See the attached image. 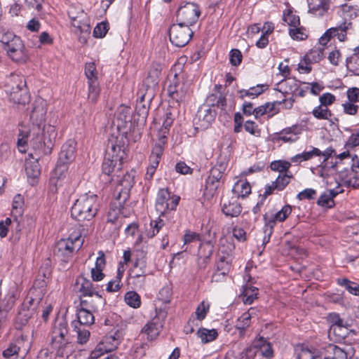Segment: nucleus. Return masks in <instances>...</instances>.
<instances>
[{
    "instance_id": "obj_62",
    "label": "nucleus",
    "mask_w": 359,
    "mask_h": 359,
    "mask_svg": "<svg viewBox=\"0 0 359 359\" xmlns=\"http://www.w3.org/2000/svg\"><path fill=\"white\" fill-rule=\"evenodd\" d=\"M251 320L249 313H243L236 320V327L240 330H244L250 326Z\"/></svg>"
},
{
    "instance_id": "obj_29",
    "label": "nucleus",
    "mask_w": 359,
    "mask_h": 359,
    "mask_svg": "<svg viewBox=\"0 0 359 359\" xmlns=\"http://www.w3.org/2000/svg\"><path fill=\"white\" fill-rule=\"evenodd\" d=\"M122 159L118 158L105 157L102 163V171L106 175H111L121 169Z\"/></svg>"
},
{
    "instance_id": "obj_16",
    "label": "nucleus",
    "mask_w": 359,
    "mask_h": 359,
    "mask_svg": "<svg viewBox=\"0 0 359 359\" xmlns=\"http://www.w3.org/2000/svg\"><path fill=\"white\" fill-rule=\"evenodd\" d=\"M69 333L68 325L65 320L57 321L51 332V344L60 342H69L67 338Z\"/></svg>"
},
{
    "instance_id": "obj_13",
    "label": "nucleus",
    "mask_w": 359,
    "mask_h": 359,
    "mask_svg": "<svg viewBox=\"0 0 359 359\" xmlns=\"http://www.w3.org/2000/svg\"><path fill=\"white\" fill-rule=\"evenodd\" d=\"M32 106L30 114V121L34 126H36L40 130L45 122L47 110L46 103L43 99L38 98L35 100Z\"/></svg>"
},
{
    "instance_id": "obj_25",
    "label": "nucleus",
    "mask_w": 359,
    "mask_h": 359,
    "mask_svg": "<svg viewBox=\"0 0 359 359\" xmlns=\"http://www.w3.org/2000/svg\"><path fill=\"white\" fill-rule=\"evenodd\" d=\"M6 92L10 93L16 90H20L26 87V81L24 77L16 74H11L5 80Z\"/></svg>"
},
{
    "instance_id": "obj_24",
    "label": "nucleus",
    "mask_w": 359,
    "mask_h": 359,
    "mask_svg": "<svg viewBox=\"0 0 359 359\" xmlns=\"http://www.w3.org/2000/svg\"><path fill=\"white\" fill-rule=\"evenodd\" d=\"M86 297L87 299L81 300V306L90 309L94 312H97L98 310L105 304V300L97 293V292L90 296H87Z\"/></svg>"
},
{
    "instance_id": "obj_6",
    "label": "nucleus",
    "mask_w": 359,
    "mask_h": 359,
    "mask_svg": "<svg viewBox=\"0 0 359 359\" xmlns=\"http://www.w3.org/2000/svg\"><path fill=\"white\" fill-rule=\"evenodd\" d=\"M179 201V196H170L167 189H161L156 197V210L160 215H164L168 210H175Z\"/></svg>"
},
{
    "instance_id": "obj_2",
    "label": "nucleus",
    "mask_w": 359,
    "mask_h": 359,
    "mask_svg": "<svg viewBox=\"0 0 359 359\" xmlns=\"http://www.w3.org/2000/svg\"><path fill=\"white\" fill-rule=\"evenodd\" d=\"M83 238L79 232L72 233L66 239H60L55 248V254L63 259L70 257L74 252L78 251L83 243Z\"/></svg>"
},
{
    "instance_id": "obj_57",
    "label": "nucleus",
    "mask_w": 359,
    "mask_h": 359,
    "mask_svg": "<svg viewBox=\"0 0 359 359\" xmlns=\"http://www.w3.org/2000/svg\"><path fill=\"white\" fill-rule=\"evenodd\" d=\"M338 283L344 286L351 294H359V285L347 279H339Z\"/></svg>"
},
{
    "instance_id": "obj_12",
    "label": "nucleus",
    "mask_w": 359,
    "mask_h": 359,
    "mask_svg": "<svg viewBox=\"0 0 359 359\" xmlns=\"http://www.w3.org/2000/svg\"><path fill=\"white\" fill-rule=\"evenodd\" d=\"M297 359H323L321 344H300L296 346Z\"/></svg>"
},
{
    "instance_id": "obj_22",
    "label": "nucleus",
    "mask_w": 359,
    "mask_h": 359,
    "mask_svg": "<svg viewBox=\"0 0 359 359\" xmlns=\"http://www.w3.org/2000/svg\"><path fill=\"white\" fill-rule=\"evenodd\" d=\"M139 100L136 104V112L139 116V121L141 123H144L147 119V117L149 114V102H151V100H148V98L145 97H142L144 95V90L140 89L138 91Z\"/></svg>"
},
{
    "instance_id": "obj_14",
    "label": "nucleus",
    "mask_w": 359,
    "mask_h": 359,
    "mask_svg": "<svg viewBox=\"0 0 359 359\" xmlns=\"http://www.w3.org/2000/svg\"><path fill=\"white\" fill-rule=\"evenodd\" d=\"M7 54L11 59L17 62H25L28 55L24 43L20 39H15L8 47H5Z\"/></svg>"
},
{
    "instance_id": "obj_48",
    "label": "nucleus",
    "mask_w": 359,
    "mask_h": 359,
    "mask_svg": "<svg viewBox=\"0 0 359 359\" xmlns=\"http://www.w3.org/2000/svg\"><path fill=\"white\" fill-rule=\"evenodd\" d=\"M197 335L203 343H208L217 338V332L215 329L201 328L198 330Z\"/></svg>"
},
{
    "instance_id": "obj_45",
    "label": "nucleus",
    "mask_w": 359,
    "mask_h": 359,
    "mask_svg": "<svg viewBox=\"0 0 359 359\" xmlns=\"http://www.w3.org/2000/svg\"><path fill=\"white\" fill-rule=\"evenodd\" d=\"M321 155V151L318 148H313L311 151H304L298 154L291 158V161L293 163H302V161H308L312 158L314 156H319Z\"/></svg>"
},
{
    "instance_id": "obj_43",
    "label": "nucleus",
    "mask_w": 359,
    "mask_h": 359,
    "mask_svg": "<svg viewBox=\"0 0 359 359\" xmlns=\"http://www.w3.org/2000/svg\"><path fill=\"white\" fill-rule=\"evenodd\" d=\"M339 11L344 20L350 21L358 16L359 8L357 6L344 4L340 6Z\"/></svg>"
},
{
    "instance_id": "obj_31",
    "label": "nucleus",
    "mask_w": 359,
    "mask_h": 359,
    "mask_svg": "<svg viewBox=\"0 0 359 359\" xmlns=\"http://www.w3.org/2000/svg\"><path fill=\"white\" fill-rule=\"evenodd\" d=\"M312 114L318 119L329 121L331 125H334L338 121V118L333 116L327 107L321 105L316 107L312 111Z\"/></svg>"
},
{
    "instance_id": "obj_7",
    "label": "nucleus",
    "mask_w": 359,
    "mask_h": 359,
    "mask_svg": "<svg viewBox=\"0 0 359 359\" xmlns=\"http://www.w3.org/2000/svg\"><path fill=\"white\" fill-rule=\"evenodd\" d=\"M67 13L72 26L81 33H90L87 15L81 7L72 5L69 7Z\"/></svg>"
},
{
    "instance_id": "obj_17",
    "label": "nucleus",
    "mask_w": 359,
    "mask_h": 359,
    "mask_svg": "<svg viewBox=\"0 0 359 359\" xmlns=\"http://www.w3.org/2000/svg\"><path fill=\"white\" fill-rule=\"evenodd\" d=\"M309 13L318 17H323L329 11L331 0H307Z\"/></svg>"
},
{
    "instance_id": "obj_5",
    "label": "nucleus",
    "mask_w": 359,
    "mask_h": 359,
    "mask_svg": "<svg viewBox=\"0 0 359 359\" xmlns=\"http://www.w3.org/2000/svg\"><path fill=\"white\" fill-rule=\"evenodd\" d=\"M200 15L201 11L198 5L194 3H187L177 11V24L189 27L197 22Z\"/></svg>"
},
{
    "instance_id": "obj_53",
    "label": "nucleus",
    "mask_w": 359,
    "mask_h": 359,
    "mask_svg": "<svg viewBox=\"0 0 359 359\" xmlns=\"http://www.w3.org/2000/svg\"><path fill=\"white\" fill-rule=\"evenodd\" d=\"M126 303L133 308H138L141 301L139 294L133 291L128 292L125 295Z\"/></svg>"
},
{
    "instance_id": "obj_51",
    "label": "nucleus",
    "mask_w": 359,
    "mask_h": 359,
    "mask_svg": "<svg viewBox=\"0 0 359 359\" xmlns=\"http://www.w3.org/2000/svg\"><path fill=\"white\" fill-rule=\"evenodd\" d=\"M291 175L287 173L279 174L275 182H273V188H276L277 190L281 191L289 184Z\"/></svg>"
},
{
    "instance_id": "obj_60",
    "label": "nucleus",
    "mask_w": 359,
    "mask_h": 359,
    "mask_svg": "<svg viewBox=\"0 0 359 359\" xmlns=\"http://www.w3.org/2000/svg\"><path fill=\"white\" fill-rule=\"evenodd\" d=\"M135 172L134 170L127 172L120 180V184L126 189H130L135 184Z\"/></svg>"
},
{
    "instance_id": "obj_39",
    "label": "nucleus",
    "mask_w": 359,
    "mask_h": 359,
    "mask_svg": "<svg viewBox=\"0 0 359 359\" xmlns=\"http://www.w3.org/2000/svg\"><path fill=\"white\" fill-rule=\"evenodd\" d=\"M95 312L81 306L77 311V318L81 325L90 326L95 322L94 313Z\"/></svg>"
},
{
    "instance_id": "obj_3",
    "label": "nucleus",
    "mask_w": 359,
    "mask_h": 359,
    "mask_svg": "<svg viewBox=\"0 0 359 359\" xmlns=\"http://www.w3.org/2000/svg\"><path fill=\"white\" fill-rule=\"evenodd\" d=\"M161 72V66L160 64L154 63L151 65L148 75L143 81L142 87L140 89L144 90V95L142 97H147L148 100H152L154 96L155 88L159 82V76Z\"/></svg>"
},
{
    "instance_id": "obj_59",
    "label": "nucleus",
    "mask_w": 359,
    "mask_h": 359,
    "mask_svg": "<svg viewBox=\"0 0 359 359\" xmlns=\"http://www.w3.org/2000/svg\"><path fill=\"white\" fill-rule=\"evenodd\" d=\"M85 75L88 81H97V72L94 62H87L85 65Z\"/></svg>"
},
{
    "instance_id": "obj_23",
    "label": "nucleus",
    "mask_w": 359,
    "mask_h": 359,
    "mask_svg": "<svg viewBox=\"0 0 359 359\" xmlns=\"http://www.w3.org/2000/svg\"><path fill=\"white\" fill-rule=\"evenodd\" d=\"M323 359H347L346 353L332 344H321Z\"/></svg>"
},
{
    "instance_id": "obj_37",
    "label": "nucleus",
    "mask_w": 359,
    "mask_h": 359,
    "mask_svg": "<svg viewBox=\"0 0 359 359\" xmlns=\"http://www.w3.org/2000/svg\"><path fill=\"white\" fill-rule=\"evenodd\" d=\"M215 111L210 108L198 111V118L201 122V127L203 128H208L215 120Z\"/></svg>"
},
{
    "instance_id": "obj_38",
    "label": "nucleus",
    "mask_w": 359,
    "mask_h": 359,
    "mask_svg": "<svg viewBox=\"0 0 359 359\" xmlns=\"http://www.w3.org/2000/svg\"><path fill=\"white\" fill-rule=\"evenodd\" d=\"M241 204L235 199H232V201H229L228 203H224L222 206V212L226 216L237 217L241 214Z\"/></svg>"
},
{
    "instance_id": "obj_28",
    "label": "nucleus",
    "mask_w": 359,
    "mask_h": 359,
    "mask_svg": "<svg viewBox=\"0 0 359 359\" xmlns=\"http://www.w3.org/2000/svg\"><path fill=\"white\" fill-rule=\"evenodd\" d=\"M161 325L155 321L147 323L142 329L141 334L149 341L155 339L161 330Z\"/></svg>"
},
{
    "instance_id": "obj_21",
    "label": "nucleus",
    "mask_w": 359,
    "mask_h": 359,
    "mask_svg": "<svg viewBox=\"0 0 359 359\" xmlns=\"http://www.w3.org/2000/svg\"><path fill=\"white\" fill-rule=\"evenodd\" d=\"M248 348L251 353H257L267 358L273 355L271 344L263 337L255 339Z\"/></svg>"
},
{
    "instance_id": "obj_4",
    "label": "nucleus",
    "mask_w": 359,
    "mask_h": 359,
    "mask_svg": "<svg viewBox=\"0 0 359 359\" xmlns=\"http://www.w3.org/2000/svg\"><path fill=\"white\" fill-rule=\"evenodd\" d=\"M193 36V32L187 25L173 24L169 30V36L171 43L177 47L187 45Z\"/></svg>"
},
{
    "instance_id": "obj_47",
    "label": "nucleus",
    "mask_w": 359,
    "mask_h": 359,
    "mask_svg": "<svg viewBox=\"0 0 359 359\" xmlns=\"http://www.w3.org/2000/svg\"><path fill=\"white\" fill-rule=\"evenodd\" d=\"M146 264L143 259L137 260L130 271V276L134 278H144Z\"/></svg>"
},
{
    "instance_id": "obj_9",
    "label": "nucleus",
    "mask_w": 359,
    "mask_h": 359,
    "mask_svg": "<svg viewBox=\"0 0 359 359\" xmlns=\"http://www.w3.org/2000/svg\"><path fill=\"white\" fill-rule=\"evenodd\" d=\"M223 173L219 168H213L205 181L203 196L208 200L212 199L217 193Z\"/></svg>"
},
{
    "instance_id": "obj_46",
    "label": "nucleus",
    "mask_w": 359,
    "mask_h": 359,
    "mask_svg": "<svg viewBox=\"0 0 359 359\" xmlns=\"http://www.w3.org/2000/svg\"><path fill=\"white\" fill-rule=\"evenodd\" d=\"M257 288L246 285L242 293V301L245 304H251L257 298Z\"/></svg>"
},
{
    "instance_id": "obj_11",
    "label": "nucleus",
    "mask_w": 359,
    "mask_h": 359,
    "mask_svg": "<svg viewBox=\"0 0 359 359\" xmlns=\"http://www.w3.org/2000/svg\"><path fill=\"white\" fill-rule=\"evenodd\" d=\"M327 320L330 324V332L342 338L347 334V330L351 325L342 319L337 313H329Z\"/></svg>"
},
{
    "instance_id": "obj_56",
    "label": "nucleus",
    "mask_w": 359,
    "mask_h": 359,
    "mask_svg": "<svg viewBox=\"0 0 359 359\" xmlns=\"http://www.w3.org/2000/svg\"><path fill=\"white\" fill-rule=\"evenodd\" d=\"M289 32L290 36L294 40H304L308 36L307 32L303 27L290 28Z\"/></svg>"
},
{
    "instance_id": "obj_52",
    "label": "nucleus",
    "mask_w": 359,
    "mask_h": 359,
    "mask_svg": "<svg viewBox=\"0 0 359 359\" xmlns=\"http://www.w3.org/2000/svg\"><path fill=\"white\" fill-rule=\"evenodd\" d=\"M264 92V86L257 85L256 86L250 88L248 90H241L239 91L240 97L243 99L244 97H256Z\"/></svg>"
},
{
    "instance_id": "obj_63",
    "label": "nucleus",
    "mask_w": 359,
    "mask_h": 359,
    "mask_svg": "<svg viewBox=\"0 0 359 359\" xmlns=\"http://www.w3.org/2000/svg\"><path fill=\"white\" fill-rule=\"evenodd\" d=\"M147 348V344H136L131 351L133 359H141L145 355Z\"/></svg>"
},
{
    "instance_id": "obj_30",
    "label": "nucleus",
    "mask_w": 359,
    "mask_h": 359,
    "mask_svg": "<svg viewBox=\"0 0 359 359\" xmlns=\"http://www.w3.org/2000/svg\"><path fill=\"white\" fill-rule=\"evenodd\" d=\"M105 266V259L104 253L102 251L99 252V256L97 257L95 267L91 269V277L94 281L102 280L104 274L102 273V270Z\"/></svg>"
},
{
    "instance_id": "obj_50",
    "label": "nucleus",
    "mask_w": 359,
    "mask_h": 359,
    "mask_svg": "<svg viewBox=\"0 0 359 359\" xmlns=\"http://www.w3.org/2000/svg\"><path fill=\"white\" fill-rule=\"evenodd\" d=\"M323 50L320 48L311 49L304 56L311 64L319 62L323 58Z\"/></svg>"
},
{
    "instance_id": "obj_18",
    "label": "nucleus",
    "mask_w": 359,
    "mask_h": 359,
    "mask_svg": "<svg viewBox=\"0 0 359 359\" xmlns=\"http://www.w3.org/2000/svg\"><path fill=\"white\" fill-rule=\"evenodd\" d=\"M231 261L232 259L229 255L219 256L217 262V270L212 276V281L219 282L220 278H217V276L225 278L231 269Z\"/></svg>"
},
{
    "instance_id": "obj_54",
    "label": "nucleus",
    "mask_w": 359,
    "mask_h": 359,
    "mask_svg": "<svg viewBox=\"0 0 359 359\" xmlns=\"http://www.w3.org/2000/svg\"><path fill=\"white\" fill-rule=\"evenodd\" d=\"M210 309V304L206 301L201 302L197 306L196 311H195V316L196 318L198 320L201 321L203 320L208 312Z\"/></svg>"
},
{
    "instance_id": "obj_35",
    "label": "nucleus",
    "mask_w": 359,
    "mask_h": 359,
    "mask_svg": "<svg viewBox=\"0 0 359 359\" xmlns=\"http://www.w3.org/2000/svg\"><path fill=\"white\" fill-rule=\"evenodd\" d=\"M29 158L25 162V171L28 177H37L40 175V165L38 158H34L32 154L29 155Z\"/></svg>"
},
{
    "instance_id": "obj_58",
    "label": "nucleus",
    "mask_w": 359,
    "mask_h": 359,
    "mask_svg": "<svg viewBox=\"0 0 359 359\" xmlns=\"http://www.w3.org/2000/svg\"><path fill=\"white\" fill-rule=\"evenodd\" d=\"M172 297V288L170 285L163 286L158 292V299L163 303L168 304Z\"/></svg>"
},
{
    "instance_id": "obj_61",
    "label": "nucleus",
    "mask_w": 359,
    "mask_h": 359,
    "mask_svg": "<svg viewBox=\"0 0 359 359\" xmlns=\"http://www.w3.org/2000/svg\"><path fill=\"white\" fill-rule=\"evenodd\" d=\"M290 163L287 161H276L271 163V168L273 170L278 171L279 174L287 173Z\"/></svg>"
},
{
    "instance_id": "obj_49",
    "label": "nucleus",
    "mask_w": 359,
    "mask_h": 359,
    "mask_svg": "<svg viewBox=\"0 0 359 359\" xmlns=\"http://www.w3.org/2000/svg\"><path fill=\"white\" fill-rule=\"evenodd\" d=\"M163 152V148L161 147V145H155L154 147L152 149L150 158H149V165L150 166H152L153 168H157L161 157Z\"/></svg>"
},
{
    "instance_id": "obj_64",
    "label": "nucleus",
    "mask_w": 359,
    "mask_h": 359,
    "mask_svg": "<svg viewBox=\"0 0 359 359\" xmlns=\"http://www.w3.org/2000/svg\"><path fill=\"white\" fill-rule=\"evenodd\" d=\"M20 351V347L15 344H11L9 346L3 351V355L4 358L8 359H15Z\"/></svg>"
},
{
    "instance_id": "obj_34",
    "label": "nucleus",
    "mask_w": 359,
    "mask_h": 359,
    "mask_svg": "<svg viewBox=\"0 0 359 359\" xmlns=\"http://www.w3.org/2000/svg\"><path fill=\"white\" fill-rule=\"evenodd\" d=\"M10 100L15 104L25 105L27 104L30 100V96L27 92L26 87L22 88V89L16 90L8 93Z\"/></svg>"
},
{
    "instance_id": "obj_19",
    "label": "nucleus",
    "mask_w": 359,
    "mask_h": 359,
    "mask_svg": "<svg viewBox=\"0 0 359 359\" xmlns=\"http://www.w3.org/2000/svg\"><path fill=\"white\" fill-rule=\"evenodd\" d=\"M302 133V128L298 125H293L282 130L276 137L277 140L284 142H294L299 139V135Z\"/></svg>"
},
{
    "instance_id": "obj_26",
    "label": "nucleus",
    "mask_w": 359,
    "mask_h": 359,
    "mask_svg": "<svg viewBox=\"0 0 359 359\" xmlns=\"http://www.w3.org/2000/svg\"><path fill=\"white\" fill-rule=\"evenodd\" d=\"M298 88L299 84L297 80L293 78H287L276 84V90L287 95L295 93Z\"/></svg>"
},
{
    "instance_id": "obj_32",
    "label": "nucleus",
    "mask_w": 359,
    "mask_h": 359,
    "mask_svg": "<svg viewBox=\"0 0 359 359\" xmlns=\"http://www.w3.org/2000/svg\"><path fill=\"white\" fill-rule=\"evenodd\" d=\"M232 191L236 197L244 198L251 193V187L245 179H239L235 182Z\"/></svg>"
},
{
    "instance_id": "obj_1",
    "label": "nucleus",
    "mask_w": 359,
    "mask_h": 359,
    "mask_svg": "<svg viewBox=\"0 0 359 359\" xmlns=\"http://www.w3.org/2000/svg\"><path fill=\"white\" fill-rule=\"evenodd\" d=\"M97 196L86 194L75 201L72 207L71 215L79 222L90 221L97 214Z\"/></svg>"
},
{
    "instance_id": "obj_20",
    "label": "nucleus",
    "mask_w": 359,
    "mask_h": 359,
    "mask_svg": "<svg viewBox=\"0 0 359 359\" xmlns=\"http://www.w3.org/2000/svg\"><path fill=\"white\" fill-rule=\"evenodd\" d=\"M57 135V133L54 126L51 125L44 126L42 136L36 137V148L41 149L43 146L49 147L52 144L53 141L55 140Z\"/></svg>"
},
{
    "instance_id": "obj_55",
    "label": "nucleus",
    "mask_w": 359,
    "mask_h": 359,
    "mask_svg": "<svg viewBox=\"0 0 359 359\" xmlns=\"http://www.w3.org/2000/svg\"><path fill=\"white\" fill-rule=\"evenodd\" d=\"M88 83V100L93 102H95L99 94L100 88L97 81H90Z\"/></svg>"
},
{
    "instance_id": "obj_15",
    "label": "nucleus",
    "mask_w": 359,
    "mask_h": 359,
    "mask_svg": "<svg viewBox=\"0 0 359 359\" xmlns=\"http://www.w3.org/2000/svg\"><path fill=\"white\" fill-rule=\"evenodd\" d=\"M291 212L292 207L289 205H286L276 213L268 212L264 215V219L266 226L269 227V235H271L275 224L285 221Z\"/></svg>"
},
{
    "instance_id": "obj_41",
    "label": "nucleus",
    "mask_w": 359,
    "mask_h": 359,
    "mask_svg": "<svg viewBox=\"0 0 359 359\" xmlns=\"http://www.w3.org/2000/svg\"><path fill=\"white\" fill-rule=\"evenodd\" d=\"M69 342H60L52 344V347L55 350V359H67L71 354Z\"/></svg>"
},
{
    "instance_id": "obj_33",
    "label": "nucleus",
    "mask_w": 359,
    "mask_h": 359,
    "mask_svg": "<svg viewBox=\"0 0 359 359\" xmlns=\"http://www.w3.org/2000/svg\"><path fill=\"white\" fill-rule=\"evenodd\" d=\"M213 245L211 242L203 243L199 247V262L201 268H204L208 264V259L212 254Z\"/></svg>"
},
{
    "instance_id": "obj_36",
    "label": "nucleus",
    "mask_w": 359,
    "mask_h": 359,
    "mask_svg": "<svg viewBox=\"0 0 359 359\" xmlns=\"http://www.w3.org/2000/svg\"><path fill=\"white\" fill-rule=\"evenodd\" d=\"M76 284L78 286L79 291L85 297L97 292L91 281L83 277L78 278Z\"/></svg>"
},
{
    "instance_id": "obj_40",
    "label": "nucleus",
    "mask_w": 359,
    "mask_h": 359,
    "mask_svg": "<svg viewBox=\"0 0 359 359\" xmlns=\"http://www.w3.org/2000/svg\"><path fill=\"white\" fill-rule=\"evenodd\" d=\"M117 140L115 139H111L109 140L105 157L118 158L123 159L124 152L121 149V146L117 144Z\"/></svg>"
},
{
    "instance_id": "obj_42",
    "label": "nucleus",
    "mask_w": 359,
    "mask_h": 359,
    "mask_svg": "<svg viewBox=\"0 0 359 359\" xmlns=\"http://www.w3.org/2000/svg\"><path fill=\"white\" fill-rule=\"evenodd\" d=\"M347 69L356 76H359V47L354 49V53L346 60Z\"/></svg>"
},
{
    "instance_id": "obj_44",
    "label": "nucleus",
    "mask_w": 359,
    "mask_h": 359,
    "mask_svg": "<svg viewBox=\"0 0 359 359\" xmlns=\"http://www.w3.org/2000/svg\"><path fill=\"white\" fill-rule=\"evenodd\" d=\"M130 120V110L128 107H120L116 115L114 122L117 123L118 128L125 127L126 124Z\"/></svg>"
},
{
    "instance_id": "obj_27",
    "label": "nucleus",
    "mask_w": 359,
    "mask_h": 359,
    "mask_svg": "<svg viewBox=\"0 0 359 359\" xmlns=\"http://www.w3.org/2000/svg\"><path fill=\"white\" fill-rule=\"evenodd\" d=\"M76 144L70 140L63 144L60 153V161L64 163H68L72 161L75 157Z\"/></svg>"
},
{
    "instance_id": "obj_10",
    "label": "nucleus",
    "mask_w": 359,
    "mask_h": 359,
    "mask_svg": "<svg viewBox=\"0 0 359 359\" xmlns=\"http://www.w3.org/2000/svg\"><path fill=\"white\" fill-rule=\"evenodd\" d=\"M351 21L344 20L340 25L335 27H331L320 38L321 44H326L332 36H337L340 41H344L346 39L347 31L351 28Z\"/></svg>"
},
{
    "instance_id": "obj_8",
    "label": "nucleus",
    "mask_w": 359,
    "mask_h": 359,
    "mask_svg": "<svg viewBox=\"0 0 359 359\" xmlns=\"http://www.w3.org/2000/svg\"><path fill=\"white\" fill-rule=\"evenodd\" d=\"M125 330L123 326L115 327L111 331L104 336L98 343L109 353L116 350L123 339Z\"/></svg>"
}]
</instances>
